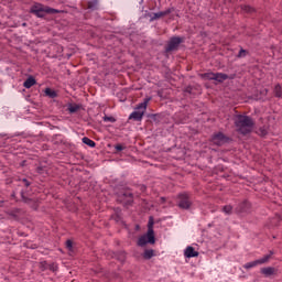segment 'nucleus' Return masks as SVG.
<instances>
[{
    "label": "nucleus",
    "mask_w": 282,
    "mask_h": 282,
    "mask_svg": "<svg viewBox=\"0 0 282 282\" xmlns=\"http://www.w3.org/2000/svg\"><path fill=\"white\" fill-rule=\"evenodd\" d=\"M234 122L237 133L241 135H248V133H252V129H254V119L250 116L237 115L234 118Z\"/></svg>",
    "instance_id": "f257e3e1"
},
{
    "label": "nucleus",
    "mask_w": 282,
    "mask_h": 282,
    "mask_svg": "<svg viewBox=\"0 0 282 282\" xmlns=\"http://www.w3.org/2000/svg\"><path fill=\"white\" fill-rule=\"evenodd\" d=\"M155 220L153 216H150L148 221V232L138 239V246L144 248L147 243H155V231L153 230Z\"/></svg>",
    "instance_id": "f03ea898"
},
{
    "label": "nucleus",
    "mask_w": 282,
    "mask_h": 282,
    "mask_svg": "<svg viewBox=\"0 0 282 282\" xmlns=\"http://www.w3.org/2000/svg\"><path fill=\"white\" fill-rule=\"evenodd\" d=\"M61 11L50 8L47 6H44L42 3H34L31 8H30V13L34 14L35 17H37V19H43L45 18V14H58Z\"/></svg>",
    "instance_id": "7ed1b4c3"
},
{
    "label": "nucleus",
    "mask_w": 282,
    "mask_h": 282,
    "mask_svg": "<svg viewBox=\"0 0 282 282\" xmlns=\"http://www.w3.org/2000/svg\"><path fill=\"white\" fill-rule=\"evenodd\" d=\"M150 101H151V97L145 98L143 100V102L139 104L137 106V111H133L130 115L129 120H135V122H140L142 120V118H144V113L147 111V107H148Z\"/></svg>",
    "instance_id": "20e7f679"
},
{
    "label": "nucleus",
    "mask_w": 282,
    "mask_h": 282,
    "mask_svg": "<svg viewBox=\"0 0 282 282\" xmlns=\"http://www.w3.org/2000/svg\"><path fill=\"white\" fill-rule=\"evenodd\" d=\"M117 202L122 206H131L133 204V193L129 189H121L117 193Z\"/></svg>",
    "instance_id": "39448f33"
},
{
    "label": "nucleus",
    "mask_w": 282,
    "mask_h": 282,
    "mask_svg": "<svg viewBox=\"0 0 282 282\" xmlns=\"http://www.w3.org/2000/svg\"><path fill=\"white\" fill-rule=\"evenodd\" d=\"M272 254H274V251H270L269 254H265L263 258L258 259L252 262H248L243 265L246 270H250V268H257V265H263V263H268L270 259H272Z\"/></svg>",
    "instance_id": "423d86ee"
},
{
    "label": "nucleus",
    "mask_w": 282,
    "mask_h": 282,
    "mask_svg": "<svg viewBox=\"0 0 282 282\" xmlns=\"http://www.w3.org/2000/svg\"><path fill=\"white\" fill-rule=\"evenodd\" d=\"M212 142L216 147H224V144H228L230 142V138H228L223 132H217V133L213 134Z\"/></svg>",
    "instance_id": "0eeeda50"
},
{
    "label": "nucleus",
    "mask_w": 282,
    "mask_h": 282,
    "mask_svg": "<svg viewBox=\"0 0 282 282\" xmlns=\"http://www.w3.org/2000/svg\"><path fill=\"white\" fill-rule=\"evenodd\" d=\"M181 43H184V39L180 36L171 37L167 45L165 46V52H175V50L180 47Z\"/></svg>",
    "instance_id": "6e6552de"
},
{
    "label": "nucleus",
    "mask_w": 282,
    "mask_h": 282,
    "mask_svg": "<svg viewBox=\"0 0 282 282\" xmlns=\"http://www.w3.org/2000/svg\"><path fill=\"white\" fill-rule=\"evenodd\" d=\"M193 206V202L191 200V196L188 194H180L178 195V207L183 210H188Z\"/></svg>",
    "instance_id": "1a4fd4ad"
},
{
    "label": "nucleus",
    "mask_w": 282,
    "mask_h": 282,
    "mask_svg": "<svg viewBox=\"0 0 282 282\" xmlns=\"http://www.w3.org/2000/svg\"><path fill=\"white\" fill-rule=\"evenodd\" d=\"M250 210V203L248 200H243L236 207L237 213H248Z\"/></svg>",
    "instance_id": "9d476101"
},
{
    "label": "nucleus",
    "mask_w": 282,
    "mask_h": 282,
    "mask_svg": "<svg viewBox=\"0 0 282 282\" xmlns=\"http://www.w3.org/2000/svg\"><path fill=\"white\" fill-rule=\"evenodd\" d=\"M184 256L187 259H193L194 257H199V252L195 251V248L193 247H187L184 251Z\"/></svg>",
    "instance_id": "9b49d317"
},
{
    "label": "nucleus",
    "mask_w": 282,
    "mask_h": 282,
    "mask_svg": "<svg viewBox=\"0 0 282 282\" xmlns=\"http://www.w3.org/2000/svg\"><path fill=\"white\" fill-rule=\"evenodd\" d=\"M261 274L264 276H274V274H276V269L274 267L262 268Z\"/></svg>",
    "instance_id": "f8f14e48"
},
{
    "label": "nucleus",
    "mask_w": 282,
    "mask_h": 282,
    "mask_svg": "<svg viewBox=\"0 0 282 282\" xmlns=\"http://www.w3.org/2000/svg\"><path fill=\"white\" fill-rule=\"evenodd\" d=\"M34 85H36V79L32 76L26 78V80L23 83V87H25V89H30L31 87H34Z\"/></svg>",
    "instance_id": "ddd939ff"
},
{
    "label": "nucleus",
    "mask_w": 282,
    "mask_h": 282,
    "mask_svg": "<svg viewBox=\"0 0 282 282\" xmlns=\"http://www.w3.org/2000/svg\"><path fill=\"white\" fill-rule=\"evenodd\" d=\"M214 80L217 83H224V80H228V75L224 73H215Z\"/></svg>",
    "instance_id": "4468645a"
},
{
    "label": "nucleus",
    "mask_w": 282,
    "mask_h": 282,
    "mask_svg": "<svg viewBox=\"0 0 282 282\" xmlns=\"http://www.w3.org/2000/svg\"><path fill=\"white\" fill-rule=\"evenodd\" d=\"M87 10H98V0H90L87 2Z\"/></svg>",
    "instance_id": "2eb2a0df"
},
{
    "label": "nucleus",
    "mask_w": 282,
    "mask_h": 282,
    "mask_svg": "<svg viewBox=\"0 0 282 282\" xmlns=\"http://www.w3.org/2000/svg\"><path fill=\"white\" fill-rule=\"evenodd\" d=\"M82 142H83L84 144H87V147H90L91 149H94V147H96V142H95L94 140L87 138V137H84V138L82 139Z\"/></svg>",
    "instance_id": "dca6fc26"
},
{
    "label": "nucleus",
    "mask_w": 282,
    "mask_h": 282,
    "mask_svg": "<svg viewBox=\"0 0 282 282\" xmlns=\"http://www.w3.org/2000/svg\"><path fill=\"white\" fill-rule=\"evenodd\" d=\"M200 78H203L204 80H215V73H204L200 75Z\"/></svg>",
    "instance_id": "f3484780"
},
{
    "label": "nucleus",
    "mask_w": 282,
    "mask_h": 282,
    "mask_svg": "<svg viewBox=\"0 0 282 282\" xmlns=\"http://www.w3.org/2000/svg\"><path fill=\"white\" fill-rule=\"evenodd\" d=\"M274 97L282 98V87L279 84L274 87Z\"/></svg>",
    "instance_id": "a211bd4d"
},
{
    "label": "nucleus",
    "mask_w": 282,
    "mask_h": 282,
    "mask_svg": "<svg viewBox=\"0 0 282 282\" xmlns=\"http://www.w3.org/2000/svg\"><path fill=\"white\" fill-rule=\"evenodd\" d=\"M154 250L153 249H147L143 253V259H151L154 256Z\"/></svg>",
    "instance_id": "6ab92c4d"
},
{
    "label": "nucleus",
    "mask_w": 282,
    "mask_h": 282,
    "mask_svg": "<svg viewBox=\"0 0 282 282\" xmlns=\"http://www.w3.org/2000/svg\"><path fill=\"white\" fill-rule=\"evenodd\" d=\"M242 12H246L247 14H252V12H254V8L250 7V6H241L240 7Z\"/></svg>",
    "instance_id": "aec40b11"
},
{
    "label": "nucleus",
    "mask_w": 282,
    "mask_h": 282,
    "mask_svg": "<svg viewBox=\"0 0 282 282\" xmlns=\"http://www.w3.org/2000/svg\"><path fill=\"white\" fill-rule=\"evenodd\" d=\"M79 110H80V107L78 105H76V104L68 106L69 113H76Z\"/></svg>",
    "instance_id": "412c9836"
},
{
    "label": "nucleus",
    "mask_w": 282,
    "mask_h": 282,
    "mask_svg": "<svg viewBox=\"0 0 282 282\" xmlns=\"http://www.w3.org/2000/svg\"><path fill=\"white\" fill-rule=\"evenodd\" d=\"M45 94L48 96V98H56V93L52 88H46Z\"/></svg>",
    "instance_id": "4be33fe9"
},
{
    "label": "nucleus",
    "mask_w": 282,
    "mask_h": 282,
    "mask_svg": "<svg viewBox=\"0 0 282 282\" xmlns=\"http://www.w3.org/2000/svg\"><path fill=\"white\" fill-rule=\"evenodd\" d=\"M223 213H225V215H230L232 213V205H225L223 207Z\"/></svg>",
    "instance_id": "5701e85b"
},
{
    "label": "nucleus",
    "mask_w": 282,
    "mask_h": 282,
    "mask_svg": "<svg viewBox=\"0 0 282 282\" xmlns=\"http://www.w3.org/2000/svg\"><path fill=\"white\" fill-rule=\"evenodd\" d=\"M163 15H162V11L160 12H156V13H152V17L150 19V21H158V19H162Z\"/></svg>",
    "instance_id": "b1692460"
},
{
    "label": "nucleus",
    "mask_w": 282,
    "mask_h": 282,
    "mask_svg": "<svg viewBox=\"0 0 282 282\" xmlns=\"http://www.w3.org/2000/svg\"><path fill=\"white\" fill-rule=\"evenodd\" d=\"M172 12H175V8H173V7L166 9L165 11H161V14L164 18V17H169V14H171Z\"/></svg>",
    "instance_id": "393cba45"
},
{
    "label": "nucleus",
    "mask_w": 282,
    "mask_h": 282,
    "mask_svg": "<svg viewBox=\"0 0 282 282\" xmlns=\"http://www.w3.org/2000/svg\"><path fill=\"white\" fill-rule=\"evenodd\" d=\"M47 270L51 272H56L58 270V267L54 263L47 264Z\"/></svg>",
    "instance_id": "a878e982"
},
{
    "label": "nucleus",
    "mask_w": 282,
    "mask_h": 282,
    "mask_svg": "<svg viewBox=\"0 0 282 282\" xmlns=\"http://www.w3.org/2000/svg\"><path fill=\"white\" fill-rule=\"evenodd\" d=\"M246 54H248V51L241 48L238 53V58H243V56H246Z\"/></svg>",
    "instance_id": "bb28decb"
},
{
    "label": "nucleus",
    "mask_w": 282,
    "mask_h": 282,
    "mask_svg": "<svg viewBox=\"0 0 282 282\" xmlns=\"http://www.w3.org/2000/svg\"><path fill=\"white\" fill-rule=\"evenodd\" d=\"M104 122H116V118L105 116L104 117Z\"/></svg>",
    "instance_id": "cd10ccee"
},
{
    "label": "nucleus",
    "mask_w": 282,
    "mask_h": 282,
    "mask_svg": "<svg viewBox=\"0 0 282 282\" xmlns=\"http://www.w3.org/2000/svg\"><path fill=\"white\" fill-rule=\"evenodd\" d=\"M47 265H48V264H47L46 261L41 262L40 268H41L42 272H45V270H47V268H48Z\"/></svg>",
    "instance_id": "c85d7f7f"
},
{
    "label": "nucleus",
    "mask_w": 282,
    "mask_h": 282,
    "mask_svg": "<svg viewBox=\"0 0 282 282\" xmlns=\"http://www.w3.org/2000/svg\"><path fill=\"white\" fill-rule=\"evenodd\" d=\"M259 135H268V130H265V128H260L259 129Z\"/></svg>",
    "instance_id": "c756f323"
},
{
    "label": "nucleus",
    "mask_w": 282,
    "mask_h": 282,
    "mask_svg": "<svg viewBox=\"0 0 282 282\" xmlns=\"http://www.w3.org/2000/svg\"><path fill=\"white\" fill-rule=\"evenodd\" d=\"M36 173H39V175H43V173H45V167L43 166L36 167Z\"/></svg>",
    "instance_id": "7c9ffc66"
},
{
    "label": "nucleus",
    "mask_w": 282,
    "mask_h": 282,
    "mask_svg": "<svg viewBox=\"0 0 282 282\" xmlns=\"http://www.w3.org/2000/svg\"><path fill=\"white\" fill-rule=\"evenodd\" d=\"M116 151L120 152V151H124V147L122 144H117L115 145Z\"/></svg>",
    "instance_id": "2f4dec72"
},
{
    "label": "nucleus",
    "mask_w": 282,
    "mask_h": 282,
    "mask_svg": "<svg viewBox=\"0 0 282 282\" xmlns=\"http://www.w3.org/2000/svg\"><path fill=\"white\" fill-rule=\"evenodd\" d=\"M22 183L24 184V186H26V188H28V186H31V182L30 181H28L26 178H23L22 180Z\"/></svg>",
    "instance_id": "473e14b6"
},
{
    "label": "nucleus",
    "mask_w": 282,
    "mask_h": 282,
    "mask_svg": "<svg viewBox=\"0 0 282 282\" xmlns=\"http://www.w3.org/2000/svg\"><path fill=\"white\" fill-rule=\"evenodd\" d=\"M72 247H73L72 240H67L66 241V248H68V250H72Z\"/></svg>",
    "instance_id": "72a5a7b5"
},
{
    "label": "nucleus",
    "mask_w": 282,
    "mask_h": 282,
    "mask_svg": "<svg viewBox=\"0 0 282 282\" xmlns=\"http://www.w3.org/2000/svg\"><path fill=\"white\" fill-rule=\"evenodd\" d=\"M21 197H22V199H23V202H25V203H28L30 199H28L26 197H25V195L23 194V192L21 193Z\"/></svg>",
    "instance_id": "f704fd0d"
}]
</instances>
